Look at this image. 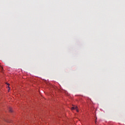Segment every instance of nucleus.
I'll list each match as a JSON object with an SVG mask.
<instances>
[{"mask_svg":"<svg viewBox=\"0 0 125 125\" xmlns=\"http://www.w3.org/2000/svg\"><path fill=\"white\" fill-rule=\"evenodd\" d=\"M71 110H76L77 112H79V109H78V106H74L71 108Z\"/></svg>","mask_w":125,"mask_h":125,"instance_id":"1","label":"nucleus"},{"mask_svg":"<svg viewBox=\"0 0 125 125\" xmlns=\"http://www.w3.org/2000/svg\"><path fill=\"white\" fill-rule=\"evenodd\" d=\"M9 112H10L11 113H12V108L11 107H9Z\"/></svg>","mask_w":125,"mask_h":125,"instance_id":"3","label":"nucleus"},{"mask_svg":"<svg viewBox=\"0 0 125 125\" xmlns=\"http://www.w3.org/2000/svg\"><path fill=\"white\" fill-rule=\"evenodd\" d=\"M6 84H7V85H8V90H10V87H9L10 84L9 83H6Z\"/></svg>","mask_w":125,"mask_h":125,"instance_id":"2","label":"nucleus"}]
</instances>
